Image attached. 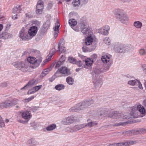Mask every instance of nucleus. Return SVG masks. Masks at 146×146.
<instances>
[{"label": "nucleus", "mask_w": 146, "mask_h": 146, "mask_svg": "<svg viewBox=\"0 0 146 146\" xmlns=\"http://www.w3.org/2000/svg\"><path fill=\"white\" fill-rule=\"evenodd\" d=\"M13 64L16 68L24 72H30L32 68L29 62L25 61H16Z\"/></svg>", "instance_id": "f257e3e1"}, {"label": "nucleus", "mask_w": 146, "mask_h": 146, "mask_svg": "<svg viewBox=\"0 0 146 146\" xmlns=\"http://www.w3.org/2000/svg\"><path fill=\"white\" fill-rule=\"evenodd\" d=\"M131 110V114L128 115H124L123 114H121L120 113H117L116 112H114V113H112L113 115L112 117L116 119L119 118H122L123 119H128L131 117L134 118L136 117V116L135 115L137 114V107L135 106L132 107Z\"/></svg>", "instance_id": "f03ea898"}, {"label": "nucleus", "mask_w": 146, "mask_h": 146, "mask_svg": "<svg viewBox=\"0 0 146 146\" xmlns=\"http://www.w3.org/2000/svg\"><path fill=\"white\" fill-rule=\"evenodd\" d=\"M113 13L121 23L127 24L128 18L123 10L120 9H116L114 11Z\"/></svg>", "instance_id": "7ed1b4c3"}, {"label": "nucleus", "mask_w": 146, "mask_h": 146, "mask_svg": "<svg viewBox=\"0 0 146 146\" xmlns=\"http://www.w3.org/2000/svg\"><path fill=\"white\" fill-rule=\"evenodd\" d=\"M101 72L99 69H97L95 72V74H93V82L96 88L100 87L102 83V76L98 74Z\"/></svg>", "instance_id": "20e7f679"}, {"label": "nucleus", "mask_w": 146, "mask_h": 146, "mask_svg": "<svg viewBox=\"0 0 146 146\" xmlns=\"http://www.w3.org/2000/svg\"><path fill=\"white\" fill-rule=\"evenodd\" d=\"M21 117L25 120L24 121L19 118H17V121L23 124L26 123L32 117V115L31 112L27 111L21 112Z\"/></svg>", "instance_id": "39448f33"}, {"label": "nucleus", "mask_w": 146, "mask_h": 146, "mask_svg": "<svg viewBox=\"0 0 146 146\" xmlns=\"http://www.w3.org/2000/svg\"><path fill=\"white\" fill-rule=\"evenodd\" d=\"M80 28L81 32L84 35H91L92 33L90 29L88 27L87 23L86 21H81L80 23Z\"/></svg>", "instance_id": "423d86ee"}, {"label": "nucleus", "mask_w": 146, "mask_h": 146, "mask_svg": "<svg viewBox=\"0 0 146 146\" xmlns=\"http://www.w3.org/2000/svg\"><path fill=\"white\" fill-rule=\"evenodd\" d=\"M27 60L30 64H35L37 66H38L42 60V58L40 56L36 58L30 56L27 58Z\"/></svg>", "instance_id": "0eeeda50"}, {"label": "nucleus", "mask_w": 146, "mask_h": 146, "mask_svg": "<svg viewBox=\"0 0 146 146\" xmlns=\"http://www.w3.org/2000/svg\"><path fill=\"white\" fill-rule=\"evenodd\" d=\"M19 37L23 40H28L31 39L27 29L23 27L19 32Z\"/></svg>", "instance_id": "6e6552de"}, {"label": "nucleus", "mask_w": 146, "mask_h": 146, "mask_svg": "<svg viewBox=\"0 0 146 146\" xmlns=\"http://www.w3.org/2000/svg\"><path fill=\"white\" fill-rule=\"evenodd\" d=\"M59 71H57L55 74V76L56 77L60 76L59 72L64 76H67L70 74V70L65 66H62L58 69Z\"/></svg>", "instance_id": "1a4fd4ad"}, {"label": "nucleus", "mask_w": 146, "mask_h": 146, "mask_svg": "<svg viewBox=\"0 0 146 146\" xmlns=\"http://www.w3.org/2000/svg\"><path fill=\"white\" fill-rule=\"evenodd\" d=\"M76 119V117L71 116L64 119L62 121V123L64 125H69L75 121Z\"/></svg>", "instance_id": "9d476101"}, {"label": "nucleus", "mask_w": 146, "mask_h": 146, "mask_svg": "<svg viewBox=\"0 0 146 146\" xmlns=\"http://www.w3.org/2000/svg\"><path fill=\"white\" fill-rule=\"evenodd\" d=\"M101 60L103 63L107 64V66L106 67V69L108 70L111 64L110 56L107 55L103 56L102 57Z\"/></svg>", "instance_id": "9b49d317"}, {"label": "nucleus", "mask_w": 146, "mask_h": 146, "mask_svg": "<svg viewBox=\"0 0 146 146\" xmlns=\"http://www.w3.org/2000/svg\"><path fill=\"white\" fill-rule=\"evenodd\" d=\"M37 31V27L36 26H33L30 27L28 31L31 39L36 35Z\"/></svg>", "instance_id": "f8f14e48"}, {"label": "nucleus", "mask_w": 146, "mask_h": 146, "mask_svg": "<svg viewBox=\"0 0 146 146\" xmlns=\"http://www.w3.org/2000/svg\"><path fill=\"white\" fill-rule=\"evenodd\" d=\"M43 8V2L41 0L39 1L36 6V13L37 14H41Z\"/></svg>", "instance_id": "ddd939ff"}, {"label": "nucleus", "mask_w": 146, "mask_h": 146, "mask_svg": "<svg viewBox=\"0 0 146 146\" xmlns=\"http://www.w3.org/2000/svg\"><path fill=\"white\" fill-rule=\"evenodd\" d=\"M110 29L108 26L103 27L98 30V32L104 35H107L109 33L108 31Z\"/></svg>", "instance_id": "4468645a"}, {"label": "nucleus", "mask_w": 146, "mask_h": 146, "mask_svg": "<svg viewBox=\"0 0 146 146\" xmlns=\"http://www.w3.org/2000/svg\"><path fill=\"white\" fill-rule=\"evenodd\" d=\"M11 103L10 99H8L5 100L0 103V108L3 109L4 108L11 107Z\"/></svg>", "instance_id": "2eb2a0df"}, {"label": "nucleus", "mask_w": 146, "mask_h": 146, "mask_svg": "<svg viewBox=\"0 0 146 146\" xmlns=\"http://www.w3.org/2000/svg\"><path fill=\"white\" fill-rule=\"evenodd\" d=\"M86 126L85 124H81L79 125H76L72 129H70L69 128H68L70 129V130H69L70 132H73L76 131L84 128L86 127Z\"/></svg>", "instance_id": "dca6fc26"}, {"label": "nucleus", "mask_w": 146, "mask_h": 146, "mask_svg": "<svg viewBox=\"0 0 146 146\" xmlns=\"http://www.w3.org/2000/svg\"><path fill=\"white\" fill-rule=\"evenodd\" d=\"M60 24L59 21L57 20L56 23H55V25L54 28V37L55 38L58 36V35L59 33V29Z\"/></svg>", "instance_id": "f3484780"}, {"label": "nucleus", "mask_w": 146, "mask_h": 146, "mask_svg": "<svg viewBox=\"0 0 146 146\" xmlns=\"http://www.w3.org/2000/svg\"><path fill=\"white\" fill-rule=\"evenodd\" d=\"M12 35L7 32H3L1 34H0V38L3 39H8L11 37Z\"/></svg>", "instance_id": "a211bd4d"}, {"label": "nucleus", "mask_w": 146, "mask_h": 146, "mask_svg": "<svg viewBox=\"0 0 146 146\" xmlns=\"http://www.w3.org/2000/svg\"><path fill=\"white\" fill-rule=\"evenodd\" d=\"M93 38L91 36H88L85 40V44L86 45L91 44L93 41Z\"/></svg>", "instance_id": "6ab92c4d"}, {"label": "nucleus", "mask_w": 146, "mask_h": 146, "mask_svg": "<svg viewBox=\"0 0 146 146\" xmlns=\"http://www.w3.org/2000/svg\"><path fill=\"white\" fill-rule=\"evenodd\" d=\"M137 111L142 114H145V110L144 106L141 104H139L137 106Z\"/></svg>", "instance_id": "aec40b11"}, {"label": "nucleus", "mask_w": 146, "mask_h": 146, "mask_svg": "<svg viewBox=\"0 0 146 146\" xmlns=\"http://www.w3.org/2000/svg\"><path fill=\"white\" fill-rule=\"evenodd\" d=\"M85 63L86 65L88 67H90L93 63V60L92 58H87L85 60Z\"/></svg>", "instance_id": "412c9836"}, {"label": "nucleus", "mask_w": 146, "mask_h": 146, "mask_svg": "<svg viewBox=\"0 0 146 146\" xmlns=\"http://www.w3.org/2000/svg\"><path fill=\"white\" fill-rule=\"evenodd\" d=\"M118 47L116 48V50L118 52H124V44H118Z\"/></svg>", "instance_id": "4be33fe9"}, {"label": "nucleus", "mask_w": 146, "mask_h": 146, "mask_svg": "<svg viewBox=\"0 0 146 146\" xmlns=\"http://www.w3.org/2000/svg\"><path fill=\"white\" fill-rule=\"evenodd\" d=\"M136 142L135 141H131V142H125V143H116L117 146H123L124 145H129L130 144H133L135 143Z\"/></svg>", "instance_id": "5701e85b"}, {"label": "nucleus", "mask_w": 146, "mask_h": 146, "mask_svg": "<svg viewBox=\"0 0 146 146\" xmlns=\"http://www.w3.org/2000/svg\"><path fill=\"white\" fill-rule=\"evenodd\" d=\"M58 49L59 52L61 53L64 52L66 51V49L63 44L61 43H58Z\"/></svg>", "instance_id": "b1692460"}, {"label": "nucleus", "mask_w": 146, "mask_h": 146, "mask_svg": "<svg viewBox=\"0 0 146 146\" xmlns=\"http://www.w3.org/2000/svg\"><path fill=\"white\" fill-rule=\"evenodd\" d=\"M52 69V68L50 67L49 68L44 70L41 74L40 76L43 77L47 74Z\"/></svg>", "instance_id": "393cba45"}, {"label": "nucleus", "mask_w": 146, "mask_h": 146, "mask_svg": "<svg viewBox=\"0 0 146 146\" xmlns=\"http://www.w3.org/2000/svg\"><path fill=\"white\" fill-rule=\"evenodd\" d=\"M138 80L134 79L133 80H130L128 82V84L131 86H134L137 84Z\"/></svg>", "instance_id": "a878e982"}, {"label": "nucleus", "mask_w": 146, "mask_h": 146, "mask_svg": "<svg viewBox=\"0 0 146 146\" xmlns=\"http://www.w3.org/2000/svg\"><path fill=\"white\" fill-rule=\"evenodd\" d=\"M134 26L136 28L140 29L142 26V23L139 21H137L135 22L133 24Z\"/></svg>", "instance_id": "bb28decb"}, {"label": "nucleus", "mask_w": 146, "mask_h": 146, "mask_svg": "<svg viewBox=\"0 0 146 146\" xmlns=\"http://www.w3.org/2000/svg\"><path fill=\"white\" fill-rule=\"evenodd\" d=\"M21 6L20 5H17L15 7L13 8V11L14 13H21Z\"/></svg>", "instance_id": "cd10ccee"}, {"label": "nucleus", "mask_w": 146, "mask_h": 146, "mask_svg": "<svg viewBox=\"0 0 146 146\" xmlns=\"http://www.w3.org/2000/svg\"><path fill=\"white\" fill-rule=\"evenodd\" d=\"M69 23L72 27L76 26L77 24V22L74 19H72L69 20Z\"/></svg>", "instance_id": "c85d7f7f"}, {"label": "nucleus", "mask_w": 146, "mask_h": 146, "mask_svg": "<svg viewBox=\"0 0 146 146\" xmlns=\"http://www.w3.org/2000/svg\"><path fill=\"white\" fill-rule=\"evenodd\" d=\"M97 124V123L96 121H90L86 124H85L86 125V127L88 126L90 127H91L94 126L96 125Z\"/></svg>", "instance_id": "c756f323"}, {"label": "nucleus", "mask_w": 146, "mask_h": 146, "mask_svg": "<svg viewBox=\"0 0 146 146\" xmlns=\"http://www.w3.org/2000/svg\"><path fill=\"white\" fill-rule=\"evenodd\" d=\"M65 86L62 84H59L57 85L55 87V89L58 90H61L64 89Z\"/></svg>", "instance_id": "7c9ffc66"}, {"label": "nucleus", "mask_w": 146, "mask_h": 146, "mask_svg": "<svg viewBox=\"0 0 146 146\" xmlns=\"http://www.w3.org/2000/svg\"><path fill=\"white\" fill-rule=\"evenodd\" d=\"M66 82L69 85H72L74 82V80L70 77H68L66 79Z\"/></svg>", "instance_id": "2f4dec72"}, {"label": "nucleus", "mask_w": 146, "mask_h": 146, "mask_svg": "<svg viewBox=\"0 0 146 146\" xmlns=\"http://www.w3.org/2000/svg\"><path fill=\"white\" fill-rule=\"evenodd\" d=\"M56 127V124H53L51 125L46 127V129L47 131H51L54 129Z\"/></svg>", "instance_id": "473e14b6"}, {"label": "nucleus", "mask_w": 146, "mask_h": 146, "mask_svg": "<svg viewBox=\"0 0 146 146\" xmlns=\"http://www.w3.org/2000/svg\"><path fill=\"white\" fill-rule=\"evenodd\" d=\"M78 108L80 106V108L79 109H81L82 110L87 107L84 102H82L81 104H78Z\"/></svg>", "instance_id": "72a5a7b5"}, {"label": "nucleus", "mask_w": 146, "mask_h": 146, "mask_svg": "<svg viewBox=\"0 0 146 146\" xmlns=\"http://www.w3.org/2000/svg\"><path fill=\"white\" fill-rule=\"evenodd\" d=\"M33 84V81H29V83L25 86L24 87H23L22 88H21V90H23V89H25L26 90L27 89V87L28 86H32Z\"/></svg>", "instance_id": "f704fd0d"}, {"label": "nucleus", "mask_w": 146, "mask_h": 146, "mask_svg": "<svg viewBox=\"0 0 146 146\" xmlns=\"http://www.w3.org/2000/svg\"><path fill=\"white\" fill-rule=\"evenodd\" d=\"M124 52H128L131 49V45H126L124 44Z\"/></svg>", "instance_id": "c9c22d12"}, {"label": "nucleus", "mask_w": 146, "mask_h": 146, "mask_svg": "<svg viewBox=\"0 0 146 146\" xmlns=\"http://www.w3.org/2000/svg\"><path fill=\"white\" fill-rule=\"evenodd\" d=\"M80 4L79 0H73L72 4L74 7H77Z\"/></svg>", "instance_id": "e433bc0d"}, {"label": "nucleus", "mask_w": 146, "mask_h": 146, "mask_svg": "<svg viewBox=\"0 0 146 146\" xmlns=\"http://www.w3.org/2000/svg\"><path fill=\"white\" fill-rule=\"evenodd\" d=\"M139 54L141 55H144L146 54V52L145 49L141 48L139 51Z\"/></svg>", "instance_id": "4c0bfd02"}, {"label": "nucleus", "mask_w": 146, "mask_h": 146, "mask_svg": "<svg viewBox=\"0 0 146 146\" xmlns=\"http://www.w3.org/2000/svg\"><path fill=\"white\" fill-rule=\"evenodd\" d=\"M94 48L91 49H88L87 48L86 46H83L82 47V49L83 51L84 52H91L93 50Z\"/></svg>", "instance_id": "58836bf2"}, {"label": "nucleus", "mask_w": 146, "mask_h": 146, "mask_svg": "<svg viewBox=\"0 0 146 146\" xmlns=\"http://www.w3.org/2000/svg\"><path fill=\"white\" fill-rule=\"evenodd\" d=\"M19 100L17 99L11 100V106H13L18 104Z\"/></svg>", "instance_id": "ea45409f"}, {"label": "nucleus", "mask_w": 146, "mask_h": 146, "mask_svg": "<svg viewBox=\"0 0 146 146\" xmlns=\"http://www.w3.org/2000/svg\"><path fill=\"white\" fill-rule=\"evenodd\" d=\"M68 60L70 62L73 64H76V60L74 58L69 57L68 58Z\"/></svg>", "instance_id": "a19ab883"}, {"label": "nucleus", "mask_w": 146, "mask_h": 146, "mask_svg": "<svg viewBox=\"0 0 146 146\" xmlns=\"http://www.w3.org/2000/svg\"><path fill=\"white\" fill-rule=\"evenodd\" d=\"M47 29L45 28L42 27L40 31V34L41 35H43L44 34L46 33L47 32Z\"/></svg>", "instance_id": "79ce46f5"}, {"label": "nucleus", "mask_w": 146, "mask_h": 146, "mask_svg": "<svg viewBox=\"0 0 146 146\" xmlns=\"http://www.w3.org/2000/svg\"><path fill=\"white\" fill-rule=\"evenodd\" d=\"M104 42L107 45H109L110 43L111 40L110 38L108 37H106L103 40Z\"/></svg>", "instance_id": "37998d69"}, {"label": "nucleus", "mask_w": 146, "mask_h": 146, "mask_svg": "<svg viewBox=\"0 0 146 146\" xmlns=\"http://www.w3.org/2000/svg\"><path fill=\"white\" fill-rule=\"evenodd\" d=\"M50 25V22L48 21H47L43 24V27H44V28H45L46 29H48Z\"/></svg>", "instance_id": "c03bdc74"}, {"label": "nucleus", "mask_w": 146, "mask_h": 146, "mask_svg": "<svg viewBox=\"0 0 146 146\" xmlns=\"http://www.w3.org/2000/svg\"><path fill=\"white\" fill-rule=\"evenodd\" d=\"M77 104L76 106L72 107V111H73L76 112L78 110H82L81 109H79L80 108V106L79 108Z\"/></svg>", "instance_id": "a18cd8bd"}, {"label": "nucleus", "mask_w": 146, "mask_h": 146, "mask_svg": "<svg viewBox=\"0 0 146 146\" xmlns=\"http://www.w3.org/2000/svg\"><path fill=\"white\" fill-rule=\"evenodd\" d=\"M84 102L86 104V105L87 107L90 106L91 104H92L94 103V102L93 100H90L88 101H87Z\"/></svg>", "instance_id": "49530a36"}, {"label": "nucleus", "mask_w": 146, "mask_h": 146, "mask_svg": "<svg viewBox=\"0 0 146 146\" xmlns=\"http://www.w3.org/2000/svg\"><path fill=\"white\" fill-rule=\"evenodd\" d=\"M42 87V85L36 86L33 88L35 92H36L40 89Z\"/></svg>", "instance_id": "de8ad7c7"}, {"label": "nucleus", "mask_w": 146, "mask_h": 146, "mask_svg": "<svg viewBox=\"0 0 146 146\" xmlns=\"http://www.w3.org/2000/svg\"><path fill=\"white\" fill-rule=\"evenodd\" d=\"M5 123L2 118L0 120V127H5Z\"/></svg>", "instance_id": "09e8293b"}, {"label": "nucleus", "mask_w": 146, "mask_h": 146, "mask_svg": "<svg viewBox=\"0 0 146 146\" xmlns=\"http://www.w3.org/2000/svg\"><path fill=\"white\" fill-rule=\"evenodd\" d=\"M34 98V97L33 96H32L30 98H29L27 99H25L24 100V102H29V101H31Z\"/></svg>", "instance_id": "8fccbe9b"}, {"label": "nucleus", "mask_w": 146, "mask_h": 146, "mask_svg": "<svg viewBox=\"0 0 146 146\" xmlns=\"http://www.w3.org/2000/svg\"><path fill=\"white\" fill-rule=\"evenodd\" d=\"M62 64V62L61 61H58L55 66V68H58L60 67Z\"/></svg>", "instance_id": "3c124183"}, {"label": "nucleus", "mask_w": 146, "mask_h": 146, "mask_svg": "<svg viewBox=\"0 0 146 146\" xmlns=\"http://www.w3.org/2000/svg\"><path fill=\"white\" fill-rule=\"evenodd\" d=\"M56 50L55 48L52 49L50 51V54L53 55L54 54Z\"/></svg>", "instance_id": "603ef678"}, {"label": "nucleus", "mask_w": 146, "mask_h": 146, "mask_svg": "<svg viewBox=\"0 0 146 146\" xmlns=\"http://www.w3.org/2000/svg\"><path fill=\"white\" fill-rule=\"evenodd\" d=\"M131 132V131H126L123 132L122 134L124 135V136L128 135L130 134Z\"/></svg>", "instance_id": "864d4df0"}, {"label": "nucleus", "mask_w": 146, "mask_h": 146, "mask_svg": "<svg viewBox=\"0 0 146 146\" xmlns=\"http://www.w3.org/2000/svg\"><path fill=\"white\" fill-rule=\"evenodd\" d=\"M35 92L33 88L29 90L27 94H30L33 93H35Z\"/></svg>", "instance_id": "5fc2aeb1"}, {"label": "nucleus", "mask_w": 146, "mask_h": 146, "mask_svg": "<svg viewBox=\"0 0 146 146\" xmlns=\"http://www.w3.org/2000/svg\"><path fill=\"white\" fill-rule=\"evenodd\" d=\"M138 86V87L139 89L142 90L143 89L142 84H141L140 82L138 80L137 84Z\"/></svg>", "instance_id": "6e6d98bb"}, {"label": "nucleus", "mask_w": 146, "mask_h": 146, "mask_svg": "<svg viewBox=\"0 0 146 146\" xmlns=\"http://www.w3.org/2000/svg\"><path fill=\"white\" fill-rule=\"evenodd\" d=\"M53 6V4L52 3H49L47 7V9L48 10L50 9H51Z\"/></svg>", "instance_id": "4d7b16f0"}, {"label": "nucleus", "mask_w": 146, "mask_h": 146, "mask_svg": "<svg viewBox=\"0 0 146 146\" xmlns=\"http://www.w3.org/2000/svg\"><path fill=\"white\" fill-rule=\"evenodd\" d=\"M33 24L35 25L38 26L40 25V22L37 20H35L33 22Z\"/></svg>", "instance_id": "13d9d810"}, {"label": "nucleus", "mask_w": 146, "mask_h": 146, "mask_svg": "<svg viewBox=\"0 0 146 146\" xmlns=\"http://www.w3.org/2000/svg\"><path fill=\"white\" fill-rule=\"evenodd\" d=\"M125 124V123L121 122L116 123V124H115V126H120L121 125H123Z\"/></svg>", "instance_id": "bf43d9fd"}, {"label": "nucleus", "mask_w": 146, "mask_h": 146, "mask_svg": "<svg viewBox=\"0 0 146 146\" xmlns=\"http://www.w3.org/2000/svg\"><path fill=\"white\" fill-rule=\"evenodd\" d=\"M77 65L79 67H81L82 66V64L81 61H79L76 63Z\"/></svg>", "instance_id": "052dcab7"}, {"label": "nucleus", "mask_w": 146, "mask_h": 146, "mask_svg": "<svg viewBox=\"0 0 146 146\" xmlns=\"http://www.w3.org/2000/svg\"><path fill=\"white\" fill-rule=\"evenodd\" d=\"M142 104L146 108V98L143 101Z\"/></svg>", "instance_id": "680f3d73"}, {"label": "nucleus", "mask_w": 146, "mask_h": 146, "mask_svg": "<svg viewBox=\"0 0 146 146\" xmlns=\"http://www.w3.org/2000/svg\"><path fill=\"white\" fill-rule=\"evenodd\" d=\"M142 67L144 72H146V65L143 64L142 65Z\"/></svg>", "instance_id": "e2e57ef3"}, {"label": "nucleus", "mask_w": 146, "mask_h": 146, "mask_svg": "<svg viewBox=\"0 0 146 146\" xmlns=\"http://www.w3.org/2000/svg\"><path fill=\"white\" fill-rule=\"evenodd\" d=\"M48 61V60L47 57H46V59L43 62L42 64V66L44 65Z\"/></svg>", "instance_id": "0e129e2a"}, {"label": "nucleus", "mask_w": 146, "mask_h": 146, "mask_svg": "<svg viewBox=\"0 0 146 146\" xmlns=\"http://www.w3.org/2000/svg\"><path fill=\"white\" fill-rule=\"evenodd\" d=\"M52 55L50 54L49 56H48L46 57H47L48 61L50 60L52 56Z\"/></svg>", "instance_id": "69168bd1"}, {"label": "nucleus", "mask_w": 146, "mask_h": 146, "mask_svg": "<svg viewBox=\"0 0 146 146\" xmlns=\"http://www.w3.org/2000/svg\"><path fill=\"white\" fill-rule=\"evenodd\" d=\"M17 14H16L15 15L13 16L12 17V18L14 20H15L17 19Z\"/></svg>", "instance_id": "338daca9"}, {"label": "nucleus", "mask_w": 146, "mask_h": 146, "mask_svg": "<svg viewBox=\"0 0 146 146\" xmlns=\"http://www.w3.org/2000/svg\"><path fill=\"white\" fill-rule=\"evenodd\" d=\"M116 143H114V144H110L108 145L107 146H117V145H116Z\"/></svg>", "instance_id": "774afa93"}]
</instances>
